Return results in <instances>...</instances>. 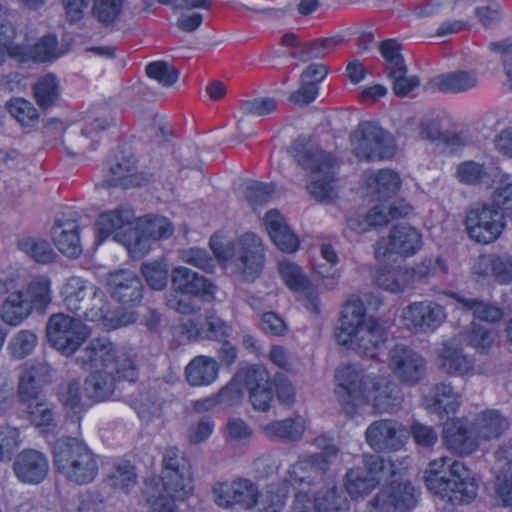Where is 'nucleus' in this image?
I'll use <instances>...</instances> for the list:
<instances>
[{
  "instance_id": "1",
  "label": "nucleus",
  "mask_w": 512,
  "mask_h": 512,
  "mask_svg": "<svg viewBox=\"0 0 512 512\" xmlns=\"http://www.w3.org/2000/svg\"><path fill=\"white\" fill-rule=\"evenodd\" d=\"M395 451L366 453L365 467L352 468L346 473L345 488L353 499L365 497L383 482L364 512H408L417 505L419 491L405 476L406 460H400Z\"/></svg>"
},
{
  "instance_id": "2",
  "label": "nucleus",
  "mask_w": 512,
  "mask_h": 512,
  "mask_svg": "<svg viewBox=\"0 0 512 512\" xmlns=\"http://www.w3.org/2000/svg\"><path fill=\"white\" fill-rule=\"evenodd\" d=\"M335 379V395L347 415L355 414L365 404H371L377 413H391L403 401L397 383L388 377L364 374L352 365L338 368Z\"/></svg>"
},
{
  "instance_id": "3",
  "label": "nucleus",
  "mask_w": 512,
  "mask_h": 512,
  "mask_svg": "<svg viewBox=\"0 0 512 512\" xmlns=\"http://www.w3.org/2000/svg\"><path fill=\"white\" fill-rule=\"evenodd\" d=\"M423 480L431 493L453 505L468 504L477 496L478 485L470 470L449 457L430 461Z\"/></svg>"
},
{
  "instance_id": "4",
  "label": "nucleus",
  "mask_w": 512,
  "mask_h": 512,
  "mask_svg": "<svg viewBox=\"0 0 512 512\" xmlns=\"http://www.w3.org/2000/svg\"><path fill=\"white\" fill-rule=\"evenodd\" d=\"M194 493V478L190 460L183 450H166L162 457L159 480L144 481L142 494L185 501Z\"/></svg>"
},
{
  "instance_id": "5",
  "label": "nucleus",
  "mask_w": 512,
  "mask_h": 512,
  "mask_svg": "<svg viewBox=\"0 0 512 512\" xmlns=\"http://www.w3.org/2000/svg\"><path fill=\"white\" fill-rule=\"evenodd\" d=\"M83 370L102 366L114 370L118 379L135 382L138 378L136 354L132 349L120 347L107 337L91 339L75 358Z\"/></svg>"
},
{
  "instance_id": "6",
  "label": "nucleus",
  "mask_w": 512,
  "mask_h": 512,
  "mask_svg": "<svg viewBox=\"0 0 512 512\" xmlns=\"http://www.w3.org/2000/svg\"><path fill=\"white\" fill-rule=\"evenodd\" d=\"M292 156L305 171L317 174L318 179L307 185L309 194L317 201H327L336 197L333 185L336 160L319 146L305 139H297L291 147Z\"/></svg>"
},
{
  "instance_id": "7",
  "label": "nucleus",
  "mask_w": 512,
  "mask_h": 512,
  "mask_svg": "<svg viewBox=\"0 0 512 512\" xmlns=\"http://www.w3.org/2000/svg\"><path fill=\"white\" fill-rule=\"evenodd\" d=\"M215 256L242 282H253L262 272L265 255L259 236L249 232L225 246H212Z\"/></svg>"
},
{
  "instance_id": "8",
  "label": "nucleus",
  "mask_w": 512,
  "mask_h": 512,
  "mask_svg": "<svg viewBox=\"0 0 512 512\" xmlns=\"http://www.w3.org/2000/svg\"><path fill=\"white\" fill-rule=\"evenodd\" d=\"M61 295L64 305L72 313H83L89 321L108 320L105 293L81 277L71 276L64 283Z\"/></svg>"
},
{
  "instance_id": "9",
  "label": "nucleus",
  "mask_w": 512,
  "mask_h": 512,
  "mask_svg": "<svg viewBox=\"0 0 512 512\" xmlns=\"http://www.w3.org/2000/svg\"><path fill=\"white\" fill-rule=\"evenodd\" d=\"M350 140L352 152L359 160L381 161L391 158L395 152L392 135L374 122L359 123Z\"/></svg>"
},
{
  "instance_id": "10",
  "label": "nucleus",
  "mask_w": 512,
  "mask_h": 512,
  "mask_svg": "<svg viewBox=\"0 0 512 512\" xmlns=\"http://www.w3.org/2000/svg\"><path fill=\"white\" fill-rule=\"evenodd\" d=\"M48 342L65 356L74 354L90 335L89 327L80 318L64 313L53 314L46 325Z\"/></svg>"
},
{
  "instance_id": "11",
  "label": "nucleus",
  "mask_w": 512,
  "mask_h": 512,
  "mask_svg": "<svg viewBox=\"0 0 512 512\" xmlns=\"http://www.w3.org/2000/svg\"><path fill=\"white\" fill-rule=\"evenodd\" d=\"M54 465L68 481L91 483L98 474L97 456L92 450H54Z\"/></svg>"
},
{
  "instance_id": "12",
  "label": "nucleus",
  "mask_w": 512,
  "mask_h": 512,
  "mask_svg": "<svg viewBox=\"0 0 512 512\" xmlns=\"http://www.w3.org/2000/svg\"><path fill=\"white\" fill-rule=\"evenodd\" d=\"M504 214L494 204H476L466 215L465 225L469 236L478 243L488 244L496 240L504 228Z\"/></svg>"
},
{
  "instance_id": "13",
  "label": "nucleus",
  "mask_w": 512,
  "mask_h": 512,
  "mask_svg": "<svg viewBox=\"0 0 512 512\" xmlns=\"http://www.w3.org/2000/svg\"><path fill=\"white\" fill-rule=\"evenodd\" d=\"M388 367L402 383L415 385L424 378L427 362L412 348L396 344L388 352Z\"/></svg>"
},
{
  "instance_id": "14",
  "label": "nucleus",
  "mask_w": 512,
  "mask_h": 512,
  "mask_svg": "<svg viewBox=\"0 0 512 512\" xmlns=\"http://www.w3.org/2000/svg\"><path fill=\"white\" fill-rule=\"evenodd\" d=\"M304 484L301 478L300 486L302 487L299 488L293 502L294 512H348L349 503L338 493L335 486L315 496V492L311 488L306 490Z\"/></svg>"
},
{
  "instance_id": "15",
  "label": "nucleus",
  "mask_w": 512,
  "mask_h": 512,
  "mask_svg": "<svg viewBox=\"0 0 512 512\" xmlns=\"http://www.w3.org/2000/svg\"><path fill=\"white\" fill-rule=\"evenodd\" d=\"M445 318L443 306L430 300L412 302L402 311L405 327L415 333H431L445 321Z\"/></svg>"
},
{
  "instance_id": "16",
  "label": "nucleus",
  "mask_w": 512,
  "mask_h": 512,
  "mask_svg": "<svg viewBox=\"0 0 512 512\" xmlns=\"http://www.w3.org/2000/svg\"><path fill=\"white\" fill-rule=\"evenodd\" d=\"M422 246L421 234L413 227L394 226L388 238L380 239L375 245V257L381 261L390 254L404 257L414 255Z\"/></svg>"
},
{
  "instance_id": "17",
  "label": "nucleus",
  "mask_w": 512,
  "mask_h": 512,
  "mask_svg": "<svg viewBox=\"0 0 512 512\" xmlns=\"http://www.w3.org/2000/svg\"><path fill=\"white\" fill-rule=\"evenodd\" d=\"M107 286L111 297L123 305H138L143 298V283L133 271L123 269L109 273Z\"/></svg>"
},
{
  "instance_id": "18",
  "label": "nucleus",
  "mask_w": 512,
  "mask_h": 512,
  "mask_svg": "<svg viewBox=\"0 0 512 512\" xmlns=\"http://www.w3.org/2000/svg\"><path fill=\"white\" fill-rule=\"evenodd\" d=\"M410 433L401 423L392 419L373 421L366 429L365 439L371 447L385 446L386 448L403 447Z\"/></svg>"
},
{
  "instance_id": "19",
  "label": "nucleus",
  "mask_w": 512,
  "mask_h": 512,
  "mask_svg": "<svg viewBox=\"0 0 512 512\" xmlns=\"http://www.w3.org/2000/svg\"><path fill=\"white\" fill-rule=\"evenodd\" d=\"M171 287L173 291L192 294L206 302H212L217 291V286L209 279L183 266L172 270Z\"/></svg>"
},
{
  "instance_id": "20",
  "label": "nucleus",
  "mask_w": 512,
  "mask_h": 512,
  "mask_svg": "<svg viewBox=\"0 0 512 512\" xmlns=\"http://www.w3.org/2000/svg\"><path fill=\"white\" fill-rule=\"evenodd\" d=\"M13 472L24 484H40L49 472L48 459L39 450H21L14 459Z\"/></svg>"
},
{
  "instance_id": "21",
  "label": "nucleus",
  "mask_w": 512,
  "mask_h": 512,
  "mask_svg": "<svg viewBox=\"0 0 512 512\" xmlns=\"http://www.w3.org/2000/svg\"><path fill=\"white\" fill-rule=\"evenodd\" d=\"M280 274L286 285L297 292H300V301L305 308L315 315L321 313V303L317 291L310 286L308 279L302 273L301 268L291 262L282 261L279 263Z\"/></svg>"
},
{
  "instance_id": "22",
  "label": "nucleus",
  "mask_w": 512,
  "mask_h": 512,
  "mask_svg": "<svg viewBox=\"0 0 512 512\" xmlns=\"http://www.w3.org/2000/svg\"><path fill=\"white\" fill-rule=\"evenodd\" d=\"M439 368L450 376L473 374L475 361L463 348L454 342L443 344L438 355Z\"/></svg>"
},
{
  "instance_id": "23",
  "label": "nucleus",
  "mask_w": 512,
  "mask_h": 512,
  "mask_svg": "<svg viewBox=\"0 0 512 512\" xmlns=\"http://www.w3.org/2000/svg\"><path fill=\"white\" fill-rule=\"evenodd\" d=\"M51 237L54 245L67 257L77 258L82 253L79 225L76 220L57 219L52 227Z\"/></svg>"
},
{
  "instance_id": "24",
  "label": "nucleus",
  "mask_w": 512,
  "mask_h": 512,
  "mask_svg": "<svg viewBox=\"0 0 512 512\" xmlns=\"http://www.w3.org/2000/svg\"><path fill=\"white\" fill-rule=\"evenodd\" d=\"M384 341L385 329L382 324L374 318H368L366 324L351 333L348 345H351L359 354L372 358Z\"/></svg>"
},
{
  "instance_id": "25",
  "label": "nucleus",
  "mask_w": 512,
  "mask_h": 512,
  "mask_svg": "<svg viewBox=\"0 0 512 512\" xmlns=\"http://www.w3.org/2000/svg\"><path fill=\"white\" fill-rule=\"evenodd\" d=\"M365 307L363 302L356 296L351 295L345 302L338 332L336 334L337 341L341 345H348L351 340V333L366 324Z\"/></svg>"
},
{
  "instance_id": "26",
  "label": "nucleus",
  "mask_w": 512,
  "mask_h": 512,
  "mask_svg": "<svg viewBox=\"0 0 512 512\" xmlns=\"http://www.w3.org/2000/svg\"><path fill=\"white\" fill-rule=\"evenodd\" d=\"M264 224L271 240L281 251L292 253L298 249V237L287 225L279 211L275 209L268 211L264 218Z\"/></svg>"
},
{
  "instance_id": "27",
  "label": "nucleus",
  "mask_w": 512,
  "mask_h": 512,
  "mask_svg": "<svg viewBox=\"0 0 512 512\" xmlns=\"http://www.w3.org/2000/svg\"><path fill=\"white\" fill-rule=\"evenodd\" d=\"M133 219V210L124 206L100 214L96 222L98 228L96 244H101L110 235L114 238L117 233H124Z\"/></svg>"
},
{
  "instance_id": "28",
  "label": "nucleus",
  "mask_w": 512,
  "mask_h": 512,
  "mask_svg": "<svg viewBox=\"0 0 512 512\" xmlns=\"http://www.w3.org/2000/svg\"><path fill=\"white\" fill-rule=\"evenodd\" d=\"M478 84L477 74L474 71L458 70L434 77L430 82V88L442 93H463Z\"/></svg>"
},
{
  "instance_id": "29",
  "label": "nucleus",
  "mask_w": 512,
  "mask_h": 512,
  "mask_svg": "<svg viewBox=\"0 0 512 512\" xmlns=\"http://www.w3.org/2000/svg\"><path fill=\"white\" fill-rule=\"evenodd\" d=\"M188 337L193 339H209L222 341L229 336L230 327L219 316L206 315L202 325L195 320H189L184 325Z\"/></svg>"
},
{
  "instance_id": "30",
  "label": "nucleus",
  "mask_w": 512,
  "mask_h": 512,
  "mask_svg": "<svg viewBox=\"0 0 512 512\" xmlns=\"http://www.w3.org/2000/svg\"><path fill=\"white\" fill-rule=\"evenodd\" d=\"M496 464L494 470L497 473L495 480V493L504 506H512V475L507 477L502 474L511 470L512 450H496Z\"/></svg>"
},
{
  "instance_id": "31",
  "label": "nucleus",
  "mask_w": 512,
  "mask_h": 512,
  "mask_svg": "<svg viewBox=\"0 0 512 512\" xmlns=\"http://www.w3.org/2000/svg\"><path fill=\"white\" fill-rule=\"evenodd\" d=\"M478 269L482 275L491 276L499 284L512 282V255L490 254L482 256L478 261Z\"/></svg>"
},
{
  "instance_id": "32",
  "label": "nucleus",
  "mask_w": 512,
  "mask_h": 512,
  "mask_svg": "<svg viewBox=\"0 0 512 512\" xmlns=\"http://www.w3.org/2000/svg\"><path fill=\"white\" fill-rule=\"evenodd\" d=\"M461 344L473 348L477 353L485 354L493 346L496 339V332L486 326L471 322L459 332Z\"/></svg>"
},
{
  "instance_id": "33",
  "label": "nucleus",
  "mask_w": 512,
  "mask_h": 512,
  "mask_svg": "<svg viewBox=\"0 0 512 512\" xmlns=\"http://www.w3.org/2000/svg\"><path fill=\"white\" fill-rule=\"evenodd\" d=\"M508 428L507 420L496 410H487L474 420L471 434L482 440L498 438Z\"/></svg>"
},
{
  "instance_id": "34",
  "label": "nucleus",
  "mask_w": 512,
  "mask_h": 512,
  "mask_svg": "<svg viewBox=\"0 0 512 512\" xmlns=\"http://www.w3.org/2000/svg\"><path fill=\"white\" fill-rule=\"evenodd\" d=\"M117 378L106 370H96L89 374L84 381V392L86 396L94 401L100 402L109 399L115 389Z\"/></svg>"
},
{
  "instance_id": "35",
  "label": "nucleus",
  "mask_w": 512,
  "mask_h": 512,
  "mask_svg": "<svg viewBox=\"0 0 512 512\" xmlns=\"http://www.w3.org/2000/svg\"><path fill=\"white\" fill-rule=\"evenodd\" d=\"M185 375L191 386L209 385L217 378L218 364L213 358L197 356L187 365Z\"/></svg>"
},
{
  "instance_id": "36",
  "label": "nucleus",
  "mask_w": 512,
  "mask_h": 512,
  "mask_svg": "<svg viewBox=\"0 0 512 512\" xmlns=\"http://www.w3.org/2000/svg\"><path fill=\"white\" fill-rule=\"evenodd\" d=\"M20 292L24 294L31 311L44 312L52 301L51 281L45 276L34 278Z\"/></svg>"
},
{
  "instance_id": "37",
  "label": "nucleus",
  "mask_w": 512,
  "mask_h": 512,
  "mask_svg": "<svg viewBox=\"0 0 512 512\" xmlns=\"http://www.w3.org/2000/svg\"><path fill=\"white\" fill-rule=\"evenodd\" d=\"M263 430L265 435L270 439L293 442L303 436L305 421L301 417L286 418L284 420L268 423L264 426Z\"/></svg>"
},
{
  "instance_id": "38",
  "label": "nucleus",
  "mask_w": 512,
  "mask_h": 512,
  "mask_svg": "<svg viewBox=\"0 0 512 512\" xmlns=\"http://www.w3.org/2000/svg\"><path fill=\"white\" fill-rule=\"evenodd\" d=\"M458 180L467 185H489L497 176L496 169L475 161H464L458 165Z\"/></svg>"
},
{
  "instance_id": "39",
  "label": "nucleus",
  "mask_w": 512,
  "mask_h": 512,
  "mask_svg": "<svg viewBox=\"0 0 512 512\" xmlns=\"http://www.w3.org/2000/svg\"><path fill=\"white\" fill-rule=\"evenodd\" d=\"M460 395L456 393L449 383H439L434 387L433 397L428 409L441 416L455 413L460 407Z\"/></svg>"
},
{
  "instance_id": "40",
  "label": "nucleus",
  "mask_w": 512,
  "mask_h": 512,
  "mask_svg": "<svg viewBox=\"0 0 512 512\" xmlns=\"http://www.w3.org/2000/svg\"><path fill=\"white\" fill-rule=\"evenodd\" d=\"M31 312L20 290L11 292L1 305V318L10 326L20 325Z\"/></svg>"
},
{
  "instance_id": "41",
  "label": "nucleus",
  "mask_w": 512,
  "mask_h": 512,
  "mask_svg": "<svg viewBox=\"0 0 512 512\" xmlns=\"http://www.w3.org/2000/svg\"><path fill=\"white\" fill-rule=\"evenodd\" d=\"M454 298L463 309L471 312L478 320L495 323L503 317L502 309L492 303L478 298H466L463 296H455Z\"/></svg>"
},
{
  "instance_id": "42",
  "label": "nucleus",
  "mask_w": 512,
  "mask_h": 512,
  "mask_svg": "<svg viewBox=\"0 0 512 512\" xmlns=\"http://www.w3.org/2000/svg\"><path fill=\"white\" fill-rule=\"evenodd\" d=\"M411 275L400 267H380L375 274L378 287L397 293L404 290L410 283Z\"/></svg>"
},
{
  "instance_id": "43",
  "label": "nucleus",
  "mask_w": 512,
  "mask_h": 512,
  "mask_svg": "<svg viewBox=\"0 0 512 512\" xmlns=\"http://www.w3.org/2000/svg\"><path fill=\"white\" fill-rule=\"evenodd\" d=\"M109 480L113 489L129 494L138 484V475L129 461H120L114 465Z\"/></svg>"
},
{
  "instance_id": "44",
  "label": "nucleus",
  "mask_w": 512,
  "mask_h": 512,
  "mask_svg": "<svg viewBox=\"0 0 512 512\" xmlns=\"http://www.w3.org/2000/svg\"><path fill=\"white\" fill-rule=\"evenodd\" d=\"M150 239L147 235L142 234L138 226L129 228L124 233H117L114 237V240L124 245L134 258H141L149 251Z\"/></svg>"
},
{
  "instance_id": "45",
  "label": "nucleus",
  "mask_w": 512,
  "mask_h": 512,
  "mask_svg": "<svg viewBox=\"0 0 512 512\" xmlns=\"http://www.w3.org/2000/svg\"><path fill=\"white\" fill-rule=\"evenodd\" d=\"M137 226L152 240L167 239L174 231L169 219L160 215H146L138 220Z\"/></svg>"
},
{
  "instance_id": "46",
  "label": "nucleus",
  "mask_w": 512,
  "mask_h": 512,
  "mask_svg": "<svg viewBox=\"0 0 512 512\" xmlns=\"http://www.w3.org/2000/svg\"><path fill=\"white\" fill-rule=\"evenodd\" d=\"M33 91L38 105L47 109L55 105L59 99V81L54 75L48 74L35 83Z\"/></svg>"
},
{
  "instance_id": "47",
  "label": "nucleus",
  "mask_w": 512,
  "mask_h": 512,
  "mask_svg": "<svg viewBox=\"0 0 512 512\" xmlns=\"http://www.w3.org/2000/svg\"><path fill=\"white\" fill-rule=\"evenodd\" d=\"M17 245L21 251L38 263H50L56 257V253L50 244L40 238L25 237L20 239Z\"/></svg>"
},
{
  "instance_id": "48",
  "label": "nucleus",
  "mask_w": 512,
  "mask_h": 512,
  "mask_svg": "<svg viewBox=\"0 0 512 512\" xmlns=\"http://www.w3.org/2000/svg\"><path fill=\"white\" fill-rule=\"evenodd\" d=\"M123 10V0H93L91 13L103 26L115 24Z\"/></svg>"
},
{
  "instance_id": "49",
  "label": "nucleus",
  "mask_w": 512,
  "mask_h": 512,
  "mask_svg": "<svg viewBox=\"0 0 512 512\" xmlns=\"http://www.w3.org/2000/svg\"><path fill=\"white\" fill-rule=\"evenodd\" d=\"M379 50L385 61V73L403 72L406 66L401 54L402 47L395 39H387L380 43Z\"/></svg>"
},
{
  "instance_id": "50",
  "label": "nucleus",
  "mask_w": 512,
  "mask_h": 512,
  "mask_svg": "<svg viewBox=\"0 0 512 512\" xmlns=\"http://www.w3.org/2000/svg\"><path fill=\"white\" fill-rule=\"evenodd\" d=\"M378 195L379 198H388L394 195L399 186L400 179L394 171L383 169L379 170L368 183Z\"/></svg>"
},
{
  "instance_id": "51",
  "label": "nucleus",
  "mask_w": 512,
  "mask_h": 512,
  "mask_svg": "<svg viewBox=\"0 0 512 512\" xmlns=\"http://www.w3.org/2000/svg\"><path fill=\"white\" fill-rule=\"evenodd\" d=\"M240 386L244 385L248 392L263 388L270 384L269 374L266 369L259 365H253L238 371L234 375Z\"/></svg>"
},
{
  "instance_id": "52",
  "label": "nucleus",
  "mask_w": 512,
  "mask_h": 512,
  "mask_svg": "<svg viewBox=\"0 0 512 512\" xmlns=\"http://www.w3.org/2000/svg\"><path fill=\"white\" fill-rule=\"evenodd\" d=\"M37 345V336L31 330H20L10 340L8 350L15 359H24Z\"/></svg>"
},
{
  "instance_id": "53",
  "label": "nucleus",
  "mask_w": 512,
  "mask_h": 512,
  "mask_svg": "<svg viewBox=\"0 0 512 512\" xmlns=\"http://www.w3.org/2000/svg\"><path fill=\"white\" fill-rule=\"evenodd\" d=\"M7 109L11 116L23 126H32L38 121L37 109L30 101L23 98L10 100L7 103Z\"/></svg>"
},
{
  "instance_id": "54",
  "label": "nucleus",
  "mask_w": 512,
  "mask_h": 512,
  "mask_svg": "<svg viewBox=\"0 0 512 512\" xmlns=\"http://www.w3.org/2000/svg\"><path fill=\"white\" fill-rule=\"evenodd\" d=\"M50 366L46 362H35L28 365L20 377V392L27 394L26 385L35 384L40 388L49 381Z\"/></svg>"
},
{
  "instance_id": "55",
  "label": "nucleus",
  "mask_w": 512,
  "mask_h": 512,
  "mask_svg": "<svg viewBox=\"0 0 512 512\" xmlns=\"http://www.w3.org/2000/svg\"><path fill=\"white\" fill-rule=\"evenodd\" d=\"M62 52L58 49L57 38L46 35L39 39L30 50V56L35 62H49L59 58Z\"/></svg>"
},
{
  "instance_id": "56",
  "label": "nucleus",
  "mask_w": 512,
  "mask_h": 512,
  "mask_svg": "<svg viewBox=\"0 0 512 512\" xmlns=\"http://www.w3.org/2000/svg\"><path fill=\"white\" fill-rule=\"evenodd\" d=\"M29 419L36 427H49L54 421L52 405L42 396L26 404Z\"/></svg>"
},
{
  "instance_id": "57",
  "label": "nucleus",
  "mask_w": 512,
  "mask_h": 512,
  "mask_svg": "<svg viewBox=\"0 0 512 512\" xmlns=\"http://www.w3.org/2000/svg\"><path fill=\"white\" fill-rule=\"evenodd\" d=\"M146 74L164 87L172 86L179 77L178 70L165 61L149 63L146 66Z\"/></svg>"
},
{
  "instance_id": "58",
  "label": "nucleus",
  "mask_w": 512,
  "mask_h": 512,
  "mask_svg": "<svg viewBox=\"0 0 512 512\" xmlns=\"http://www.w3.org/2000/svg\"><path fill=\"white\" fill-rule=\"evenodd\" d=\"M389 222L390 218L387 216L386 205L380 204L369 210L363 222L358 221V219L351 218L348 221V225L354 230L363 232L370 227L383 226Z\"/></svg>"
},
{
  "instance_id": "59",
  "label": "nucleus",
  "mask_w": 512,
  "mask_h": 512,
  "mask_svg": "<svg viewBox=\"0 0 512 512\" xmlns=\"http://www.w3.org/2000/svg\"><path fill=\"white\" fill-rule=\"evenodd\" d=\"M443 439L447 448H457L469 442L470 436H468L466 426L461 419H451L444 425Z\"/></svg>"
},
{
  "instance_id": "60",
  "label": "nucleus",
  "mask_w": 512,
  "mask_h": 512,
  "mask_svg": "<svg viewBox=\"0 0 512 512\" xmlns=\"http://www.w3.org/2000/svg\"><path fill=\"white\" fill-rule=\"evenodd\" d=\"M142 274L148 285L154 290H162L167 285L168 269L160 262L143 263Z\"/></svg>"
},
{
  "instance_id": "61",
  "label": "nucleus",
  "mask_w": 512,
  "mask_h": 512,
  "mask_svg": "<svg viewBox=\"0 0 512 512\" xmlns=\"http://www.w3.org/2000/svg\"><path fill=\"white\" fill-rule=\"evenodd\" d=\"M181 259L192 266L206 272H213L216 267V259L207 250L201 248H190L181 251Z\"/></svg>"
},
{
  "instance_id": "62",
  "label": "nucleus",
  "mask_w": 512,
  "mask_h": 512,
  "mask_svg": "<svg viewBox=\"0 0 512 512\" xmlns=\"http://www.w3.org/2000/svg\"><path fill=\"white\" fill-rule=\"evenodd\" d=\"M192 294L181 293L177 291L170 292L166 298L167 306L180 314H194L200 310Z\"/></svg>"
},
{
  "instance_id": "63",
  "label": "nucleus",
  "mask_w": 512,
  "mask_h": 512,
  "mask_svg": "<svg viewBox=\"0 0 512 512\" xmlns=\"http://www.w3.org/2000/svg\"><path fill=\"white\" fill-rule=\"evenodd\" d=\"M284 507V498L272 491L257 493L254 498L251 512H281Z\"/></svg>"
},
{
  "instance_id": "64",
  "label": "nucleus",
  "mask_w": 512,
  "mask_h": 512,
  "mask_svg": "<svg viewBox=\"0 0 512 512\" xmlns=\"http://www.w3.org/2000/svg\"><path fill=\"white\" fill-rule=\"evenodd\" d=\"M274 191L273 184L255 182L246 186L244 196L249 204L255 208L267 203Z\"/></svg>"
}]
</instances>
